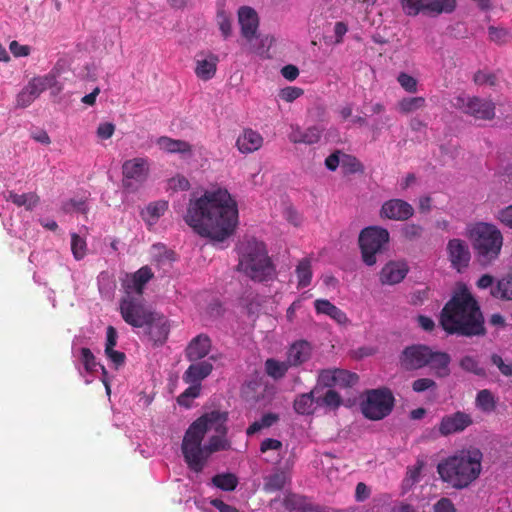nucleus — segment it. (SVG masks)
Returning <instances> with one entry per match:
<instances>
[{"mask_svg":"<svg viewBox=\"0 0 512 512\" xmlns=\"http://www.w3.org/2000/svg\"><path fill=\"white\" fill-rule=\"evenodd\" d=\"M184 219L198 235L223 242L238 224L237 203L226 189L205 191L190 200Z\"/></svg>","mask_w":512,"mask_h":512,"instance_id":"f257e3e1","label":"nucleus"},{"mask_svg":"<svg viewBox=\"0 0 512 512\" xmlns=\"http://www.w3.org/2000/svg\"><path fill=\"white\" fill-rule=\"evenodd\" d=\"M440 325L449 335L481 337L487 332L480 306L466 287L454 293L444 305Z\"/></svg>","mask_w":512,"mask_h":512,"instance_id":"f03ea898","label":"nucleus"},{"mask_svg":"<svg viewBox=\"0 0 512 512\" xmlns=\"http://www.w3.org/2000/svg\"><path fill=\"white\" fill-rule=\"evenodd\" d=\"M482 458L483 454L478 448L461 450L439 462L437 472L443 482L455 489H464L479 477Z\"/></svg>","mask_w":512,"mask_h":512,"instance_id":"7ed1b4c3","label":"nucleus"},{"mask_svg":"<svg viewBox=\"0 0 512 512\" xmlns=\"http://www.w3.org/2000/svg\"><path fill=\"white\" fill-rule=\"evenodd\" d=\"M228 413L220 410H212L196 419L187 429L181 450L184 458H190L194 465L201 466L196 461L195 453L200 454L199 444L202 443L205 434L208 431H214L216 434H227Z\"/></svg>","mask_w":512,"mask_h":512,"instance_id":"20e7f679","label":"nucleus"},{"mask_svg":"<svg viewBox=\"0 0 512 512\" xmlns=\"http://www.w3.org/2000/svg\"><path fill=\"white\" fill-rule=\"evenodd\" d=\"M238 254V270L249 278L263 282L272 277L274 267L263 242L254 237H246L238 245Z\"/></svg>","mask_w":512,"mask_h":512,"instance_id":"39448f33","label":"nucleus"},{"mask_svg":"<svg viewBox=\"0 0 512 512\" xmlns=\"http://www.w3.org/2000/svg\"><path fill=\"white\" fill-rule=\"evenodd\" d=\"M478 262L487 266L496 260L501 252L503 236L493 224L478 222L469 230Z\"/></svg>","mask_w":512,"mask_h":512,"instance_id":"423d86ee","label":"nucleus"},{"mask_svg":"<svg viewBox=\"0 0 512 512\" xmlns=\"http://www.w3.org/2000/svg\"><path fill=\"white\" fill-rule=\"evenodd\" d=\"M390 240L387 229L380 226L364 228L359 235V247L363 262L373 266L377 262V254L381 253Z\"/></svg>","mask_w":512,"mask_h":512,"instance_id":"0eeeda50","label":"nucleus"},{"mask_svg":"<svg viewBox=\"0 0 512 512\" xmlns=\"http://www.w3.org/2000/svg\"><path fill=\"white\" fill-rule=\"evenodd\" d=\"M394 401V396L388 388L368 390L366 399L361 403V411L367 419L381 420L391 413Z\"/></svg>","mask_w":512,"mask_h":512,"instance_id":"6e6552de","label":"nucleus"},{"mask_svg":"<svg viewBox=\"0 0 512 512\" xmlns=\"http://www.w3.org/2000/svg\"><path fill=\"white\" fill-rule=\"evenodd\" d=\"M150 161L147 157H135L122 164V184L128 191H137L148 179Z\"/></svg>","mask_w":512,"mask_h":512,"instance_id":"1a4fd4ad","label":"nucleus"},{"mask_svg":"<svg viewBox=\"0 0 512 512\" xmlns=\"http://www.w3.org/2000/svg\"><path fill=\"white\" fill-rule=\"evenodd\" d=\"M400 3L404 14L411 17L451 13L456 7V0H400Z\"/></svg>","mask_w":512,"mask_h":512,"instance_id":"9d476101","label":"nucleus"},{"mask_svg":"<svg viewBox=\"0 0 512 512\" xmlns=\"http://www.w3.org/2000/svg\"><path fill=\"white\" fill-rule=\"evenodd\" d=\"M119 310L123 320L135 328H143L155 312L147 308L142 300L130 295L121 299Z\"/></svg>","mask_w":512,"mask_h":512,"instance_id":"9b49d317","label":"nucleus"},{"mask_svg":"<svg viewBox=\"0 0 512 512\" xmlns=\"http://www.w3.org/2000/svg\"><path fill=\"white\" fill-rule=\"evenodd\" d=\"M226 436L227 434H216L210 437L206 445L202 446V443L199 444L198 447L201 453H195V459L196 461L199 462L201 466L194 465L190 458H184L188 468L196 473L202 472L207 463L208 458L212 453L228 450L230 448V442Z\"/></svg>","mask_w":512,"mask_h":512,"instance_id":"f8f14e48","label":"nucleus"},{"mask_svg":"<svg viewBox=\"0 0 512 512\" xmlns=\"http://www.w3.org/2000/svg\"><path fill=\"white\" fill-rule=\"evenodd\" d=\"M431 348L424 344L407 346L399 355V365L405 371H415L428 366Z\"/></svg>","mask_w":512,"mask_h":512,"instance_id":"ddd939ff","label":"nucleus"},{"mask_svg":"<svg viewBox=\"0 0 512 512\" xmlns=\"http://www.w3.org/2000/svg\"><path fill=\"white\" fill-rule=\"evenodd\" d=\"M446 251L453 269L461 273L468 268L471 253L468 244L464 240L459 238L450 239Z\"/></svg>","mask_w":512,"mask_h":512,"instance_id":"4468645a","label":"nucleus"},{"mask_svg":"<svg viewBox=\"0 0 512 512\" xmlns=\"http://www.w3.org/2000/svg\"><path fill=\"white\" fill-rule=\"evenodd\" d=\"M473 424L470 414L463 411L445 415L441 418L438 425V432L441 436H449L463 432L466 428Z\"/></svg>","mask_w":512,"mask_h":512,"instance_id":"2eb2a0df","label":"nucleus"},{"mask_svg":"<svg viewBox=\"0 0 512 512\" xmlns=\"http://www.w3.org/2000/svg\"><path fill=\"white\" fill-rule=\"evenodd\" d=\"M51 78L34 77L28 84L18 93L16 97V106L18 108H26L30 106L42 92L48 89Z\"/></svg>","mask_w":512,"mask_h":512,"instance_id":"dca6fc26","label":"nucleus"},{"mask_svg":"<svg viewBox=\"0 0 512 512\" xmlns=\"http://www.w3.org/2000/svg\"><path fill=\"white\" fill-rule=\"evenodd\" d=\"M414 214V208L402 199L385 201L380 210V217L395 221H405Z\"/></svg>","mask_w":512,"mask_h":512,"instance_id":"f3484780","label":"nucleus"},{"mask_svg":"<svg viewBox=\"0 0 512 512\" xmlns=\"http://www.w3.org/2000/svg\"><path fill=\"white\" fill-rule=\"evenodd\" d=\"M462 110L475 119L492 120L495 117V104L479 97L468 98L462 105Z\"/></svg>","mask_w":512,"mask_h":512,"instance_id":"a211bd4d","label":"nucleus"},{"mask_svg":"<svg viewBox=\"0 0 512 512\" xmlns=\"http://www.w3.org/2000/svg\"><path fill=\"white\" fill-rule=\"evenodd\" d=\"M144 327L147 328L149 340L154 345H162L168 338L170 325L167 318L162 314L154 312Z\"/></svg>","mask_w":512,"mask_h":512,"instance_id":"6ab92c4d","label":"nucleus"},{"mask_svg":"<svg viewBox=\"0 0 512 512\" xmlns=\"http://www.w3.org/2000/svg\"><path fill=\"white\" fill-rule=\"evenodd\" d=\"M238 21L241 26L242 36L248 42H251L256 37L259 27L257 12L249 6H242L238 10Z\"/></svg>","mask_w":512,"mask_h":512,"instance_id":"aec40b11","label":"nucleus"},{"mask_svg":"<svg viewBox=\"0 0 512 512\" xmlns=\"http://www.w3.org/2000/svg\"><path fill=\"white\" fill-rule=\"evenodd\" d=\"M312 350V345L308 341L297 340L287 349L286 360L290 367H299L310 360Z\"/></svg>","mask_w":512,"mask_h":512,"instance_id":"412c9836","label":"nucleus"},{"mask_svg":"<svg viewBox=\"0 0 512 512\" xmlns=\"http://www.w3.org/2000/svg\"><path fill=\"white\" fill-rule=\"evenodd\" d=\"M409 267L404 261H389L381 269L380 282L387 285L400 283L407 275Z\"/></svg>","mask_w":512,"mask_h":512,"instance_id":"4be33fe9","label":"nucleus"},{"mask_svg":"<svg viewBox=\"0 0 512 512\" xmlns=\"http://www.w3.org/2000/svg\"><path fill=\"white\" fill-rule=\"evenodd\" d=\"M211 350V340L205 334L194 337L185 349V357L190 362L205 358Z\"/></svg>","mask_w":512,"mask_h":512,"instance_id":"5701e85b","label":"nucleus"},{"mask_svg":"<svg viewBox=\"0 0 512 512\" xmlns=\"http://www.w3.org/2000/svg\"><path fill=\"white\" fill-rule=\"evenodd\" d=\"M262 135L251 129L246 128L238 136L236 140V147L242 154H249L259 150L263 145Z\"/></svg>","mask_w":512,"mask_h":512,"instance_id":"b1692460","label":"nucleus"},{"mask_svg":"<svg viewBox=\"0 0 512 512\" xmlns=\"http://www.w3.org/2000/svg\"><path fill=\"white\" fill-rule=\"evenodd\" d=\"M213 371V364L209 360L193 362L183 374L185 383H197L201 385L202 380L207 378Z\"/></svg>","mask_w":512,"mask_h":512,"instance_id":"393cba45","label":"nucleus"},{"mask_svg":"<svg viewBox=\"0 0 512 512\" xmlns=\"http://www.w3.org/2000/svg\"><path fill=\"white\" fill-rule=\"evenodd\" d=\"M430 355L428 357V366L435 376L438 378L448 377L451 373L449 368L451 362L450 355L446 352L433 351L432 349L430 350Z\"/></svg>","mask_w":512,"mask_h":512,"instance_id":"a878e982","label":"nucleus"},{"mask_svg":"<svg viewBox=\"0 0 512 512\" xmlns=\"http://www.w3.org/2000/svg\"><path fill=\"white\" fill-rule=\"evenodd\" d=\"M154 277V273L149 266H143L134 272L131 276L130 282L127 283L126 289L129 293L134 291L137 295L143 294L145 285Z\"/></svg>","mask_w":512,"mask_h":512,"instance_id":"bb28decb","label":"nucleus"},{"mask_svg":"<svg viewBox=\"0 0 512 512\" xmlns=\"http://www.w3.org/2000/svg\"><path fill=\"white\" fill-rule=\"evenodd\" d=\"M314 308L317 314L327 315L338 324H346L348 322L346 313L327 299H316Z\"/></svg>","mask_w":512,"mask_h":512,"instance_id":"cd10ccee","label":"nucleus"},{"mask_svg":"<svg viewBox=\"0 0 512 512\" xmlns=\"http://www.w3.org/2000/svg\"><path fill=\"white\" fill-rule=\"evenodd\" d=\"M316 390H312L307 393L299 394L293 401V409L299 415H312L314 414L316 407L319 406L317 398H315Z\"/></svg>","mask_w":512,"mask_h":512,"instance_id":"c85d7f7f","label":"nucleus"},{"mask_svg":"<svg viewBox=\"0 0 512 512\" xmlns=\"http://www.w3.org/2000/svg\"><path fill=\"white\" fill-rule=\"evenodd\" d=\"M321 135L322 131L316 126L309 127L304 131L298 126H292V131L289 134V140L295 144L304 143L311 145L317 143L320 140Z\"/></svg>","mask_w":512,"mask_h":512,"instance_id":"c756f323","label":"nucleus"},{"mask_svg":"<svg viewBox=\"0 0 512 512\" xmlns=\"http://www.w3.org/2000/svg\"><path fill=\"white\" fill-rule=\"evenodd\" d=\"M159 148L167 153L191 154L192 146L190 143L180 139H173L168 136H161L157 140Z\"/></svg>","mask_w":512,"mask_h":512,"instance_id":"7c9ffc66","label":"nucleus"},{"mask_svg":"<svg viewBox=\"0 0 512 512\" xmlns=\"http://www.w3.org/2000/svg\"><path fill=\"white\" fill-rule=\"evenodd\" d=\"M263 490L266 493H273L282 490L287 481L288 476L285 471L277 469L272 474L264 477Z\"/></svg>","mask_w":512,"mask_h":512,"instance_id":"2f4dec72","label":"nucleus"},{"mask_svg":"<svg viewBox=\"0 0 512 512\" xmlns=\"http://www.w3.org/2000/svg\"><path fill=\"white\" fill-rule=\"evenodd\" d=\"M475 406L481 412L490 414L496 410L497 398L489 389H482L476 395Z\"/></svg>","mask_w":512,"mask_h":512,"instance_id":"473e14b6","label":"nucleus"},{"mask_svg":"<svg viewBox=\"0 0 512 512\" xmlns=\"http://www.w3.org/2000/svg\"><path fill=\"white\" fill-rule=\"evenodd\" d=\"M217 61L214 55H210L209 59L198 60L195 68L197 77L204 81L212 79L216 74Z\"/></svg>","mask_w":512,"mask_h":512,"instance_id":"72a5a7b5","label":"nucleus"},{"mask_svg":"<svg viewBox=\"0 0 512 512\" xmlns=\"http://www.w3.org/2000/svg\"><path fill=\"white\" fill-rule=\"evenodd\" d=\"M491 295L501 300H512V273L499 279L491 288Z\"/></svg>","mask_w":512,"mask_h":512,"instance_id":"f704fd0d","label":"nucleus"},{"mask_svg":"<svg viewBox=\"0 0 512 512\" xmlns=\"http://www.w3.org/2000/svg\"><path fill=\"white\" fill-rule=\"evenodd\" d=\"M460 368L475 376L485 378L487 377L486 369L480 364L479 360L471 355H465L459 360Z\"/></svg>","mask_w":512,"mask_h":512,"instance_id":"c9c22d12","label":"nucleus"},{"mask_svg":"<svg viewBox=\"0 0 512 512\" xmlns=\"http://www.w3.org/2000/svg\"><path fill=\"white\" fill-rule=\"evenodd\" d=\"M6 200L18 207L25 206L27 209H32L38 204L39 197L35 193L17 194L14 191H8Z\"/></svg>","mask_w":512,"mask_h":512,"instance_id":"e433bc0d","label":"nucleus"},{"mask_svg":"<svg viewBox=\"0 0 512 512\" xmlns=\"http://www.w3.org/2000/svg\"><path fill=\"white\" fill-rule=\"evenodd\" d=\"M289 368L291 367L286 359L285 361H278L273 358H269L265 361L266 373L275 380L283 378Z\"/></svg>","mask_w":512,"mask_h":512,"instance_id":"4c0bfd02","label":"nucleus"},{"mask_svg":"<svg viewBox=\"0 0 512 512\" xmlns=\"http://www.w3.org/2000/svg\"><path fill=\"white\" fill-rule=\"evenodd\" d=\"M280 417L277 413L269 412L264 414L259 420L254 421L247 428V435L251 436L265 428H270L279 421Z\"/></svg>","mask_w":512,"mask_h":512,"instance_id":"58836bf2","label":"nucleus"},{"mask_svg":"<svg viewBox=\"0 0 512 512\" xmlns=\"http://www.w3.org/2000/svg\"><path fill=\"white\" fill-rule=\"evenodd\" d=\"M426 106V100L422 96L402 98L398 104V111L402 114H409Z\"/></svg>","mask_w":512,"mask_h":512,"instance_id":"ea45409f","label":"nucleus"},{"mask_svg":"<svg viewBox=\"0 0 512 512\" xmlns=\"http://www.w3.org/2000/svg\"><path fill=\"white\" fill-rule=\"evenodd\" d=\"M212 484L223 491H233L238 485V478L233 473H220L212 477Z\"/></svg>","mask_w":512,"mask_h":512,"instance_id":"a19ab883","label":"nucleus"},{"mask_svg":"<svg viewBox=\"0 0 512 512\" xmlns=\"http://www.w3.org/2000/svg\"><path fill=\"white\" fill-rule=\"evenodd\" d=\"M298 287L304 288L310 285L312 279L311 262L309 259H302L296 267Z\"/></svg>","mask_w":512,"mask_h":512,"instance_id":"79ce46f5","label":"nucleus"},{"mask_svg":"<svg viewBox=\"0 0 512 512\" xmlns=\"http://www.w3.org/2000/svg\"><path fill=\"white\" fill-rule=\"evenodd\" d=\"M319 406H326L330 409H337L342 404V398L333 389H329L323 396L317 397V402Z\"/></svg>","mask_w":512,"mask_h":512,"instance_id":"37998d69","label":"nucleus"},{"mask_svg":"<svg viewBox=\"0 0 512 512\" xmlns=\"http://www.w3.org/2000/svg\"><path fill=\"white\" fill-rule=\"evenodd\" d=\"M336 378L337 386L341 388L353 387L359 380L356 373L344 369H336Z\"/></svg>","mask_w":512,"mask_h":512,"instance_id":"c03bdc74","label":"nucleus"},{"mask_svg":"<svg viewBox=\"0 0 512 512\" xmlns=\"http://www.w3.org/2000/svg\"><path fill=\"white\" fill-rule=\"evenodd\" d=\"M190 386L186 388L177 399V402L181 406H189V400L197 398L200 395L201 385L197 383H188Z\"/></svg>","mask_w":512,"mask_h":512,"instance_id":"a18cd8bd","label":"nucleus"},{"mask_svg":"<svg viewBox=\"0 0 512 512\" xmlns=\"http://www.w3.org/2000/svg\"><path fill=\"white\" fill-rule=\"evenodd\" d=\"M71 250L76 260H81L86 255V241L76 233L71 235Z\"/></svg>","mask_w":512,"mask_h":512,"instance_id":"49530a36","label":"nucleus"},{"mask_svg":"<svg viewBox=\"0 0 512 512\" xmlns=\"http://www.w3.org/2000/svg\"><path fill=\"white\" fill-rule=\"evenodd\" d=\"M423 232H424L423 227L418 225V224H415V223L406 224L402 228V231H401L402 236L407 241H417V240H419L422 237Z\"/></svg>","mask_w":512,"mask_h":512,"instance_id":"de8ad7c7","label":"nucleus"},{"mask_svg":"<svg viewBox=\"0 0 512 512\" xmlns=\"http://www.w3.org/2000/svg\"><path fill=\"white\" fill-rule=\"evenodd\" d=\"M80 353L81 361L85 370L89 373L95 372L99 364L96 362V358L92 351L89 348L83 347L81 348Z\"/></svg>","mask_w":512,"mask_h":512,"instance_id":"09e8293b","label":"nucleus"},{"mask_svg":"<svg viewBox=\"0 0 512 512\" xmlns=\"http://www.w3.org/2000/svg\"><path fill=\"white\" fill-rule=\"evenodd\" d=\"M336 369H323L318 375V384L324 387L332 388L337 386Z\"/></svg>","mask_w":512,"mask_h":512,"instance_id":"8fccbe9b","label":"nucleus"},{"mask_svg":"<svg viewBox=\"0 0 512 512\" xmlns=\"http://www.w3.org/2000/svg\"><path fill=\"white\" fill-rule=\"evenodd\" d=\"M217 23L223 37L225 39L228 38L232 33V25L229 15H227V13L224 10L218 11Z\"/></svg>","mask_w":512,"mask_h":512,"instance_id":"3c124183","label":"nucleus"},{"mask_svg":"<svg viewBox=\"0 0 512 512\" xmlns=\"http://www.w3.org/2000/svg\"><path fill=\"white\" fill-rule=\"evenodd\" d=\"M397 81L406 92H408V93L417 92V80L413 76H411L405 72H401L397 76Z\"/></svg>","mask_w":512,"mask_h":512,"instance_id":"603ef678","label":"nucleus"},{"mask_svg":"<svg viewBox=\"0 0 512 512\" xmlns=\"http://www.w3.org/2000/svg\"><path fill=\"white\" fill-rule=\"evenodd\" d=\"M490 360L491 363L499 369L502 375L512 377V362L506 363L500 355L495 353L491 355Z\"/></svg>","mask_w":512,"mask_h":512,"instance_id":"864d4df0","label":"nucleus"},{"mask_svg":"<svg viewBox=\"0 0 512 512\" xmlns=\"http://www.w3.org/2000/svg\"><path fill=\"white\" fill-rule=\"evenodd\" d=\"M168 204L166 201H157L150 203L147 208V214L153 219L157 220L167 210Z\"/></svg>","mask_w":512,"mask_h":512,"instance_id":"5fc2aeb1","label":"nucleus"},{"mask_svg":"<svg viewBox=\"0 0 512 512\" xmlns=\"http://www.w3.org/2000/svg\"><path fill=\"white\" fill-rule=\"evenodd\" d=\"M342 166L347 169L350 173H356L363 170V165L359 160L350 155H343V159L341 161Z\"/></svg>","mask_w":512,"mask_h":512,"instance_id":"6e6d98bb","label":"nucleus"},{"mask_svg":"<svg viewBox=\"0 0 512 512\" xmlns=\"http://www.w3.org/2000/svg\"><path fill=\"white\" fill-rule=\"evenodd\" d=\"M474 81L478 85L487 84L489 86L497 85V77L494 73H487L483 71H478L474 75Z\"/></svg>","mask_w":512,"mask_h":512,"instance_id":"4d7b16f0","label":"nucleus"},{"mask_svg":"<svg viewBox=\"0 0 512 512\" xmlns=\"http://www.w3.org/2000/svg\"><path fill=\"white\" fill-rule=\"evenodd\" d=\"M302 94H303V90L301 88L286 87L280 91L279 97L285 102H293L298 97H300Z\"/></svg>","mask_w":512,"mask_h":512,"instance_id":"13d9d810","label":"nucleus"},{"mask_svg":"<svg viewBox=\"0 0 512 512\" xmlns=\"http://www.w3.org/2000/svg\"><path fill=\"white\" fill-rule=\"evenodd\" d=\"M437 384L433 379L430 378H419L412 383V389L415 392H424L428 389L436 388Z\"/></svg>","mask_w":512,"mask_h":512,"instance_id":"bf43d9fd","label":"nucleus"},{"mask_svg":"<svg viewBox=\"0 0 512 512\" xmlns=\"http://www.w3.org/2000/svg\"><path fill=\"white\" fill-rule=\"evenodd\" d=\"M488 34L490 40L496 43H504L508 36L507 30L493 26L489 27Z\"/></svg>","mask_w":512,"mask_h":512,"instance_id":"052dcab7","label":"nucleus"},{"mask_svg":"<svg viewBox=\"0 0 512 512\" xmlns=\"http://www.w3.org/2000/svg\"><path fill=\"white\" fill-rule=\"evenodd\" d=\"M9 49L15 57H25L30 54V47L28 45H21L16 40L10 42Z\"/></svg>","mask_w":512,"mask_h":512,"instance_id":"680f3d73","label":"nucleus"},{"mask_svg":"<svg viewBox=\"0 0 512 512\" xmlns=\"http://www.w3.org/2000/svg\"><path fill=\"white\" fill-rule=\"evenodd\" d=\"M434 512H456V508L449 498L443 497L434 504Z\"/></svg>","mask_w":512,"mask_h":512,"instance_id":"e2e57ef3","label":"nucleus"},{"mask_svg":"<svg viewBox=\"0 0 512 512\" xmlns=\"http://www.w3.org/2000/svg\"><path fill=\"white\" fill-rule=\"evenodd\" d=\"M115 131V125L110 122L101 123L97 128V135L101 139H109Z\"/></svg>","mask_w":512,"mask_h":512,"instance_id":"0e129e2a","label":"nucleus"},{"mask_svg":"<svg viewBox=\"0 0 512 512\" xmlns=\"http://www.w3.org/2000/svg\"><path fill=\"white\" fill-rule=\"evenodd\" d=\"M169 186L173 189L188 190L190 183L188 179L182 175H177L169 180Z\"/></svg>","mask_w":512,"mask_h":512,"instance_id":"69168bd1","label":"nucleus"},{"mask_svg":"<svg viewBox=\"0 0 512 512\" xmlns=\"http://www.w3.org/2000/svg\"><path fill=\"white\" fill-rule=\"evenodd\" d=\"M210 504L215 507L219 512H239V510L229 504H226L221 499L215 498L210 501Z\"/></svg>","mask_w":512,"mask_h":512,"instance_id":"338daca9","label":"nucleus"},{"mask_svg":"<svg viewBox=\"0 0 512 512\" xmlns=\"http://www.w3.org/2000/svg\"><path fill=\"white\" fill-rule=\"evenodd\" d=\"M498 219L504 225L512 228V205L502 209L498 214Z\"/></svg>","mask_w":512,"mask_h":512,"instance_id":"774afa93","label":"nucleus"}]
</instances>
